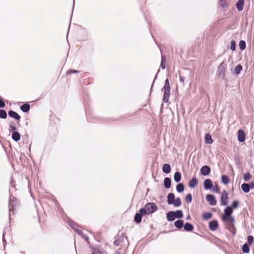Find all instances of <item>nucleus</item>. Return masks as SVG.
Segmentation results:
<instances>
[{
	"instance_id": "f257e3e1",
	"label": "nucleus",
	"mask_w": 254,
	"mask_h": 254,
	"mask_svg": "<svg viewBox=\"0 0 254 254\" xmlns=\"http://www.w3.org/2000/svg\"><path fill=\"white\" fill-rule=\"evenodd\" d=\"M164 90V96L163 101L164 102H167L169 100V97L170 94V85L169 80L166 79L165 82V85L163 87Z\"/></svg>"
},
{
	"instance_id": "f03ea898",
	"label": "nucleus",
	"mask_w": 254,
	"mask_h": 254,
	"mask_svg": "<svg viewBox=\"0 0 254 254\" xmlns=\"http://www.w3.org/2000/svg\"><path fill=\"white\" fill-rule=\"evenodd\" d=\"M145 206L148 214L153 213L157 209V206L153 203H148Z\"/></svg>"
},
{
	"instance_id": "7ed1b4c3",
	"label": "nucleus",
	"mask_w": 254,
	"mask_h": 254,
	"mask_svg": "<svg viewBox=\"0 0 254 254\" xmlns=\"http://www.w3.org/2000/svg\"><path fill=\"white\" fill-rule=\"evenodd\" d=\"M232 212L233 210L231 207H227L224 210V214L223 216L222 220L223 221H227L228 219V217L231 216Z\"/></svg>"
},
{
	"instance_id": "20e7f679",
	"label": "nucleus",
	"mask_w": 254,
	"mask_h": 254,
	"mask_svg": "<svg viewBox=\"0 0 254 254\" xmlns=\"http://www.w3.org/2000/svg\"><path fill=\"white\" fill-rule=\"evenodd\" d=\"M221 204L222 205H226L228 203V196L226 191L224 190L221 195Z\"/></svg>"
},
{
	"instance_id": "39448f33",
	"label": "nucleus",
	"mask_w": 254,
	"mask_h": 254,
	"mask_svg": "<svg viewBox=\"0 0 254 254\" xmlns=\"http://www.w3.org/2000/svg\"><path fill=\"white\" fill-rule=\"evenodd\" d=\"M206 199L211 206H214L216 204L217 201L213 195L207 194L206 196Z\"/></svg>"
},
{
	"instance_id": "423d86ee",
	"label": "nucleus",
	"mask_w": 254,
	"mask_h": 254,
	"mask_svg": "<svg viewBox=\"0 0 254 254\" xmlns=\"http://www.w3.org/2000/svg\"><path fill=\"white\" fill-rule=\"evenodd\" d=\"M203 187L206 190H210L213 187V183L209 179H206L203 182Z\"/></svg>"
},
{
	"instance_id": "0eeeda50",
	"label": "nucleus",
	"mask_w": 254,
	"mask_h": 254,
	"mask_svg": "<svg viewBox=\"0 0 254 254\" xmlns=\"http://www.w3.org/2000/svg\"><path fill=\"white\" fill-rule=\"evenodd\" d=\"M238 139L240 142H243L245 140V133L243 130H238Z\"/></svg>"
},
{
	"instance_id": "6e6552de",
	"label": "nucleus",
	"mask_w": 254,
	"mask_h": 254,
	"mask_svg": "<svg viewBox=\"0 0 254 254\" xmlns=\"http://www.w3.org/2000/svg\"><path fill=\"white\" fill-rule=\"evenodd\" d=\"M200 172L202 175L206 176L210 172V169L207 166H204L201 168Z\"/></svg>"
},
{
	"instance_id": "1a4fd4ad",
	"label": "nucleus",
	"mask_w": 254,
	"mask_h": 254,
	"mask_svg": "<svg viewBox=\"0 0 254 254\" xmlns=\"http://www.w3.org/2000/svg\"><path fill=\"white\" fill-rule=\"evenodd\" d=\"M209 227L212 231H215L218 227V224L216 220L211 221L209 224Z\"/></svg>"
},
{
	"instance_id": "9d476101",
	"label": "nucleus",
	"mask_w": 254,
	"mask_h": 254,
	"mask_svg": "<svg viewBox=\"0 0 254 254\" xmlns=\"http://www.w3.org/2000/svg\"><path fill=\"white\" fill-rule=\"evenodd\" d=\"M176 218L174 211H170L167 214V219L168 221H172Z\"/></svg>"
},
{
	"instance_id": "9b49d317",
	"label": "nucleus",
	"mask_w": 254,
	"mask_h": 254,
	"mask_svg": "<svg viewBox=\"0 0 254 254\" xmlns=\"http://www.w3.org/2000/svg\"><path fill=\"white\" fill-rule=\"evenodd\" d=\"M8 115L12 118H14L16 120H19L20 119V116L15 112H14L13 111H10L8 112Z\"/></svg>"
},
{
	"instance_id": "f8f14e48",
	"label": "nucleus",
	"mask_w": 254,
	"mask_h": 254,
	"mask_svg": "<svg viewBox=\"0 0 254 254\" xmlns=\"http://www.w3.org/2000/svg\"><path fill=\"white\" fill-rule=\"evenodd\" d=\"M162 170L164 173L169 174L171 172V167L169 164H164L162 167Z\"/></svg>"
},
{
	"instance_id": "ddd939ff",
	"label": "nucleus",
	"mask_w": 254,
	"mask_h": 254,
	"mask_svg": "<svg viewBox=\"0 0 254 254\" xmlns=\"http://www.w3.org/2000/svg\"><path fill=\"white\" fill-rule=\"evenodd\" d=\"M198 184V181L195 178H192L189 182V186L191 188H194Z\"/></svg>"
},
{
	"instance_id": "4468645a",
	"label": "nucleus",
	"mask_w": 254,
	"mask_h": 254,
	"mask_svg": "<svg viewBox=\"0 0 254 254\" xmlns=\"http://www.w3.org/2000/svg\"><path fill=\"white\" fill-rule=\"evenodd\" d=\"M167 202L169 204H172L174 202V200H175V195L172 193H170L168 194L167 196Z\"/></svg>"
},
{
	"instance_id": "2eb2a0df",
	"label": "nucleus",
	"mask_w": 254,
	"mask_h": 254,
	"mask_svg": "<svg viewBox=\"0 0 254 254\" xmlns=\"http://www.w3.org/2000/svg\"><path fill=\"white\" fill-rule=\"evenodd\" d=\"M242 190L245 193H248L250 191V186L248 184L244 183L242 184Z\"/></svg>"
},
{
	"instance_id": "dca6fc26",
	"label": "nucleus",
	"mask_w": 254,
	"mask_h": 254,
	"mask_svg": "<svg viewBox=\"0 0 254 254\" xmlns=\"http://www.w3.org/2000/svg\"><path fill=\"white\" fill-rule=\"evenodd\" d=\"M204 140L206 143L211 144L213 142V139L211 135L209 133H206L204 136Z\"/></svg>"
},
{
	"instance_id": "f3484780",
	"label": "nucleus",
	"mask_w": 254,
	"mask_h": 254,
	"mask_svg": "<svg viewBox=\"0 0 254 254\" xmlns=\"http://www.w3.org/2000/svg\"><path fill=\"white\" fill-rule=\"evenodd\" d=\"M164 184L166 189H169L171 184V179L169 178H165L164 180Z\"/></svg>"
},
{
	"instance_id": "a211bd4d",
	"label": "nucleus",
	"mask_w": 254,
	"mask_h": 254,
	"mask_svg": "<svg viewBox=\"0 0 254 254\" xmlns=\"http://www.w3.org/2000/svg\"><path fill=\"white\" fill-rule=\"evenodd\" d=\"M226 67V64L224 63V62H222L220 64L218 67V70L219 71V73H221L222 74H224Z\"/></svg>"
},
{
	"instance_id": "6ab92c4d",
	"label": "nucleus",
	"mask_w": 254,
	"mask_h": 254,
	"mask_svg": "<svg viewBox=\"0 0 254 254\" xmlns=\"http://www.w3.org/2000/svg\"><path fill=\"white\" fill-rule=\"evenodd\" d=\"M244 0H239L236 4L237 8L239 11H241L243 8Z\"/></svg>"
},
{
	"instance_id": "aec40b11",
	"label": "nucleus",
	"mask_w": 254,
	"mask_h": 254,
	"mask_svg": "<svg viewBox=\"0 0 254 254\" xmlns=\"http://www.w3.org/2000/svg\"><path fill=\"white\" fill-rule=\"evenodd\" d=\"M12 138L15 141H18L20 139V135L17 131H14L12 134Z\"/></svg>"
},
{
	"instance_id": "412c9836",
	"label": "nucleus",
	"mask_w": 254,
	"mask_h": 254,
	"mask_svg": "<svg viewBox=\"0 0 254 254\" xmlns=\"http://www.w3.org/2000/svg\"><path fill=\"white\" fill-rule=\"evenodd\" d=\"M193 229V226L189 223H187L184 225V229L186 231H191Z\"/></svg>"
},
{
	"instance_id": "4be33fe9",
	"label": "nucleus",
	"mask_w": 254,
	"mask_h": 254,
	"mask_svg": "<svg viewBox=\"0 0 254 254\" xmlns=\"http://www.w3.org/2000/svg\"><path fill=\"white\" fill-rule=\"evenodd\" d=\"M184 225V222L182 220H179L176 221L174 223V225L176 227L178 228V229H181L183 227Z\"/></svg>"
},
{
	"instance_id": "5701e85b",
	"label": "nucleus",
	"mask_w": 254,
	"mask_h": 254,
	"mask_svg": "<svg viewBox=\"0 0 254 254\" xmlns=\"http://www.w3.org/2000/svg\"><path fill=\"white\" fill-rule=\"evenodd\" d=\"M174 179L176 182H179L181 179V173L178 172H176L174 174Z\"/></svg>"
},
{
	"instance_id": "b1692460",
	"label": "nucleus",
	"mask_w": 254,
	"mask_h": 254,
	"mask_svg": "<svg viewBox=\"0 0 254 254\" xmlns=\"http://www.w3.org/2000/svg\"><path fill=\"white\" fill-rule=\"evenodd\" d=\"M222 183L225 185H227L229 183V179L226 175H223L221 177Z\"/></svg>"
},
{
	"instance_id": "393cba45",
	"label": "nucleus",
	"mask_w": 254,
	"mask_h": 254,
	"mask_svg": "<svg viewBox=\"0 0 254 254\" xmlns=\"http://www.w3.org/2000/svg\"><path fill=\"white\" fill-rule=\"evenodd\" d=\"M212 214L210 212H207L203 213L202 217L205 220L210 219L212 217Z\"/></svg>"
},
{
	"instance_id": "a878e982",
	"label": "nucleus",
	"mask_w": 254,
	"mask_h": 254,
	"mask_svg": "<svg viewBox=\"0 0 254 254\" xmlns=\"http://www.w3.org/2000/svg\"><path fill=\"white\" fill-rule=\"evenodd\" d=\"M175 217L177 218H181L183 217V213L182 210H177L174 211Z\"/></svg>"
},
{
	"instance_id": "bb28decb",
	"label": "nucleus",
	"mask_w": 254,
	"mask_h": 254,
	"mask_svg": "<svg viewBox=\"0 0 254 254\" xmlns=\"http://www.w3.org/2000/svg\"><path fill=\"white\" fill-rule=\"evenodd\" d=\"M21 109L23 112H27L30 109V105L28 104H25L21 107Z\"/></svg>"
},
{
	"instance_id": "cd10ccee",
	"label": "nucleus",
	"mask_w": 254,
	"mask_h": 254,
	"mask_svg": "<svg viewBox=\"0 0 254 254\" xmlns=\"http://www.w3.org/2000/svg\"><path fill=\"white\" fill-rule=\"evenodd\" d=\"M142 215L139 213H136L134 216V221L137 223H139L141 221Z\"/></svg>"
},
{
	"instance_id": "c85d7f7f",
	"label": "nucleus",
	"mask_w": 254,
	"mask_h": 254,
	"mask_svg": "<svg viewBox=\"0 0 254 254\" xmlns=\"http://www.w3.org/2000/svg\"><path fill=\"white\" fill-rule=\"evenodd\" d=\"M175 207H179L181 205V201L180 198H177L174 200L173 204Z\"/></svg>"
},
{
	"instance_id": "c756f323",
	"label": "nucleus",
	"mask_w": 254,
	"mask_h": 254,
	"mask_svg": "<svg viewBox=\"0 0 254 254\" xmlns=\"http://www.w3.org/2000/svg\"><path fill=\"white\" fill-rule=\"evenodd\" d=\"M177 190L179 192H182L184 190V187L183 184H179L176 187Z\"/></svg>"
},
{
	"instance_id": "7c9ffc66",
	"label": "nucleus",
	"mask_w": 254,
	"mask_h": 254,
	"mask_svg": "<svg viewBox=\"0 0 254 254\" xmlns=\"http://www.w3.org/2000/svg\"><path fill=\"white\" fill-rule=\"evenodd\" d=\"M242 251H243V253H248L249 252L250 248H249V246L247 244H245L243 246Z\"/></svg>"
},
{
	"instance_id": "2f4dec72",
	"label": "nucleus",
	"mask_w": 254,
	"mask_h": 254,
	"mask_svg": "<svg viewBox=\"0 0 254 254\" xmlns=\"http://www.w3.org/2000/svg\"><path fill=\"white\" fill-rule=\"evenodd\" d=\"M242 69V66L240 64L238 65L235 68V72L236 74L240 73L241 70Z\"/></svg>"
},
{
	"instance_id": "473e14b6",
	"label": "nucleus",
	"mask_w": 254,
	"mask_h": 254,
	"mask_svg": "<svg viewBox=\"0 0 254 254\" xmlns=\"http://www.w3.org/2000/svg\"><path fill=\"white\" fill-rule=\"evenodd\" d=\"M252 178V175L250 173H246L244 176V180L245 181H248Z\"/></svg>"
},
{
	"instance_id": "72a5a7b5",
	"label": "nucleus",
	"mask_w": 254,
	"mask_h": 254,
	"mask_svg": "<svg viewBox=\"0 0 254 254\" xmlns=\"http://www.w3.org/2000/svg\"><path fill=\"white\" fill-rule=\"evenodd\" d=\"M7 117V114L4 110H0V117L2 119H5Z\"/></svg>"
},
{
	"instance_id": "f704fd0d",
	"label": "nucleus",
	"mask_w": 254,
	"mask_h": 254,
	"mask_svg": "<svg viewBox=\"0 0 254 254\" xmlns=\"http://www.w3.org/2000/svg\"><path fill=\"white\" fill-rule=\"evenodd\" d=\"M240 49L243 50L246 48V42L244 41L241 40L239 43Z\"/></svg>"
},
{
	"instance_id": "c9c22d12",
	"label": "nucleus",
	"mask_w": 254,
	"mask_h": 254,
	"mask_svg": "<svg viewBox=\"0 0 254 254\" xmlns=\"http://www.w3.org/2000/svg\"><path fill=\"white\" fill-rule=\"evenodd\" d=\"M186 201L187 203H190L192 200L191 195L190 194H188L186 196Z\"/></svg>"
},
{
	"instance_id": "e433bc0d",
	"label": "nucleus",
	"mask_w": 254,
	"mask_h": 254,
	"mask_svg": "<svg viewBox=\"0 0 254 254\" xmlns=\"http://www.w3.org/2000/svg\"><path fill=\"white\" fill-rule=\"evenodd\" d=\"M248 243L249 245H252L254 242V238L252 236H249L247 238Z\"/></svg>"
},
{
	"instance_id": "4c0bfd02",
	"label": "nucleus",
	"mask_w": 254,
	"mask_h": 254,
	"mask_svg": "<svg viewBox=\"0 0 254 254\" xmlns=\"http://www.w3.org/2000/svg\"><path fill=\"white\" fill-rule=\"evenodd\" d=\"M139 214H140L141 215H144L145 214H148V213L147 212V209L145 207L144 208H141L139 210Z\"/></svg>"
},
{
	"instance_id": "58836bf2",
	"label": "nucleus",
	"mask_w": 254,
	"mask_h": 254,
	"mask_svg": "<svg viewBox=\"0 0 254 254\" xmlns=\"http://www.w3.org/2000/svg\"><path fill=\"white\" fill-rule=\"evenodd\" d=\"M238 205H239L238 201H235L232 203V204L230 207H231L232 209H233L237 208L238 207Z\"/></svg>"
},
{
	"instance_id": "ea45409f",
	"label": "nucleus",
	"mask_w": 254,
	"mask_h": 254,
	"mask_svg": "<svg viewBox=\"0 0 254 254\" xmlns=\"http://www.w3.org/2000/svg\"><path fill=\"white\" fill-rule=\"evenodd\" d=\"M230 49L232 51H235L236 49V43L234 41H232L231 42V47Z\"/></svg>"
},
{
	"instance_id": "a19ab883",
	"label": "nucleus",
	"mask_w": 254,
	"mask_h": 254,
	"mask_svg": "<svg viewBox=\"0 0 254 254\" xmlns=\"http://www.w3.org/2000/svg\"><path fill=\"white\" fill-rule=\"evenodd\" d=\"M220 190V189L218 186L217 185H215L214 187L212 189V191L216 192H219Z\"/></svg>"
},
{
	"instance_id": "79ce46f5",
	"label": "nucleus",
	"mask_w": 254,
	"mask_h": 254,
	"mask_svg": "<svg viewBox=\"0 0 254 254\" xmlns=\"http://www.w3.org/2000/svg\"><path fill=\"white\" fill-rule=\"evenodd\" d=\"M226 221L228 222H230L232 224H233L235 222V220L233 217H232L230 216L228 217V219Z\"/></svg>"
},
{
	"instance_id": "37998d69",
	"label": "nucleus",
	"mask_w": 254,
	"mask_h": 254,
	"mask_svg": "<svg viewBox=\"0 0 254 254\" xmlns=\"http://www.w3.org/2000/svg\"><path fill=\"white\" fill-rule=\"evenodd\" d=\"M92 254H101L100 250L97 248H95L93 250Z\"/></svg>"
},
{
	"instance_id": "c03bdc74",
	"label": "nucleus",
	"mask_w": 254,
	"mask_h": 254,
	"mask_svg": "<svg viewBox=\"0 0 254 254\" xmlns=\"http://www.w3.org/2000/svg\"><path fill=\"white\" fill-rule=\"evenodd\" d=\"M9 127L11 128V130L14 131L16 129V127L14 126V124L13 123H10L9 125Z\"/></svg>"
},
{
	"instance_id": "a18cd8bd",
	"label": "nucleus",
	"mask_w": 254,
	"mask_h": 254,
	"mask_svg": "<svg viewBox=\"0 0 254 254\" xmlns=\"http://www.w3.org/2000/svg\"><path fill=\"white\" fill-rule=\"evenodd\" d=\"M79 71L76 70H69L67 71V74H70L72 73H78Z\"/></svg>"
},
{
	"instance_id": "49530a36",
	"label": "nucleus",
	"mask_w": 254,
	"mask_h": 254,
	"mask_svg": "<svg viewBox=\"0 0 254 254\" xmlns=\"http://www.w3.org/2000/svg\"><path fill=\"white\" fill-rule=\"evenodd\" d=\"M5 103L3 100L0 99V108H3L5 106Z\"/></svg>"
},
{
	"instance_id": "de8ad7c7",
	"label": "nucleus",
	"mask_w": 254,
	"mask_h": 254,
	"mask_svg": "<svg viewBox=\"0 0 254 254\" xmlns=\"http://www.w3.org/2000/svg\"><path fill=\"white\" fill-rule=\"evenodd\" d=\"M166 62V58L165 56H162L161 58V63H164Z\"/></svg>"
},
{
	"instance_id": "09e8293b",
	"label": "nucleus",
	"mask_w": 254,
	"mask_h": 254,
	"mask_svg": "<svg viewBox=\"0 0 254 254\" xmlns=\"http://www.w3.org/2000/svg\"><path fill=\"white\" fill-rule=\"evenodd\" d=\"M119 243H120V242L119 241H115L114 242V245H117V246H118L119 245Z\"/></svg>"
},
{
	"instance_id": "8fccbe9b",
	"label": "nucleus",
	"mask_w": 254,
	"mask_h": 254,
	"mask_svg": "<svg viewBox=\"0 0 254 254\" xmlns=\"http://www.w3.org/2000/svg\"><path fill=\"white\" fill-rule=\"evenodd\" d=\"M180 81L182 83H184V79L183 78V77H182V76H180Z\"/></svg>"
},
{
	"instance_id": "3c124183",
	"label": "nucleus",
	"mask_w": 254,
	"mask_h": 254,
	"mask_svg": "<svg viewBox=\"0 0 254 254\" xmlns=\"http://www.w3.org/2000/svg\"><path fill=\"white\" fill-rule=\"evenodd\" d=\"M161 67H162V69H164L165 68V65L164 64V63H161Z\"/></svg>"
},
{
	"instance_id": "603ef678",
	"label": "nucleus",
	"mask_w": 254,
	"mask_h": 254,
	"mask_svg": "<svg viewBox=\"0 0 254 254\" xmlns=\"http://www.w3.org/2000/svg\"><path fill=\"white\" fill-rule=\"evenodd\" d=\"M250 186L251 187V188H254V183H252Z\"/></svg>"
},
{
	"instance_id": "864d4df0",
	"label": "nucleus",
	"mask_w": 254,
	"mask_h": 254,
	"mask_svg": "<svg viewBox=\"0 0 254 254\" xmlns=\"http://www.w3.org/2000/svg\"><path fill=\"white\" fill-rule=\"evenodd\" d=\"M190 215H188L187 218H186V219L187 220H189L190 219Z\"/></svg>"
},
{
	"instance_id": "5fc2aeb1",
	"label": "nucleus",
	"mask_w": 254,
	"mask_h": 254,
	"mask_svg": "<svg viewBox=\"0 0 254 254\" xmlns=\"http://www.w3.org/2000/svg\"><path fill=\"white\" fill-rule=\"evenodd\" d=\"M85 239L86 240H88L87 237H85Z\"/></svg>"
},
{
	"instance_id": "6e6d98bb",
	"label": "nucleus",
	"mask_w": 254,
	"mask_h": 254,
	"mask_svg": "<svg viewBox=\"0 0 254 254\" xmlns=\"http://www.w3.org/2000/svg\"><path fill=\"white\" fill-rule=\"evenodd\" d=\"M115 254H120L119 253H116Z\"/></svg>"
}]
</instances>
